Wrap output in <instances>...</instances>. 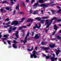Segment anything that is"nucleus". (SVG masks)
I'll return each instance as SVG.
<instances>
[{"label": "nucleus", "instance_id": "f257e3e1", "mask_svg": "<svg viewBox=\"0 0 61 61\" xmlns=\"http://www.w3.org/2000/svg\"><path fill=\"white\" fill-rule=\"evenodd\" d=\"M57 20V18H56L55 17L52 19L51 20H46L45 25H47L46 27V28H48V27L49 26V25L51 24L53 20Z\"/></svg>", "mask_w": 61, "mask_h": 61}, {"label": "nucleus", "instance_id": "f03ea898", "mask_svg": "<svg viewBox=\"0 0 61 61\" xmlns=\"http://www.w3.org/2000/svg\"><path fill=\"white\" fill-rule=\"evenodd\" d=\"M38 55V54L37 52H36L35 51H32V55H31L30 56V57L32 58L33 57V56L34 58H36L37 57V55Z\"/></svg>", "mask_w": 61, "mask_h": 61}, {"label": "nucleus", "instance_id": "7ed1b4c3", "mask_svg": "<svg viewBox=\"0 0 61 61\" xmlns=\"http://www.w3.org/2000/svg\"><path fill=\"white\" fill-rule=\"evenodd\" d=\"M29 32H28L27 34V35L26 36L25 38V40H20V41L21 42V43H24V44H25V43L26 42V41L27 40V37L29 36Z\"/></svg>", "mask_w": 61, "mask_h": 61}, {"label": "nucleus", "instance_id": "20e7f679", "mask_svg": "<svg viewBox=\"0 0 61 61\" xmlns=\"http://www.w3.org/2000/svg\"><path fill=\"white\" fill-rule=\"evenodd\" d=\"M44 2V0H40L38 1V2L36 3L34 5V6L35 8H36L37 5H39V4L38 3H43Z\"/></svg>", "mask_w": 61, "mask_h": 61}, {"label": "nucleus", "instance_id": "39448f33", "mask_svg": "<svg viewBox=\"0 0 61 61\" xmlns=\"http://www.w3.org/2000/svg\"><path fill=\"white\" fill-rule=\"evenodd\" d=\"M18 24V22L16 20H15L11 23V25H17Z\"/></svg>", "mask_w": 61, "mask_h": 61}, {"label": "nucleus", "instance_id": "423d86ee", "mask_svg": "<svg viewBox=\"0 0 61 61\" xmlns=\"http://www.w3.org/2000/svg\"><path fill=\"white\" fill-rule=\"evenodd\" d=\"M38 24L39 25V26L38 27V25H37V24H36L35 25V26H34L33 27V29H35V28H39L40 27H41V24L40 23H38Z\"/></svg>", "mask_w": 61, "mask_h": 61}, {"label": "nucleus", "instance_id": "0eeeda50", "mask_svg": "<svg viewBox=\"0 0 61 61\" xmlns=\"http://www.w3.org/2000/svg\"><path fill=\"white\" fill-rule=\"evenodd\" d=\"M57 58H55V57H51V61H55V60L56 61L57 60Z\"/></svg>", "mask_w": 61, "mask_h": 61}, {"label": "nucleus", "instance_id": "6e6552de", "mask_svg": "<svg viewBox=\"0 0 61 61\" xmlns=\"http://www.w3.org/2000/svg\"><path fill=\"white\" fill-rule=\"evenodd\" d=\"M16 34H13V36L15 35L16 37H18V35L17 34L19 32L18 31H16Z\"/></svg>", "mask_w": 61, "mask_h": 61}, {"label": "nucleus", "instance_id": "1a4fd4ad", "mask_svg": "<svg viewBox=\"0 0 61 61\" xmlns=\"http://www.w3.org/2000/svg\"><path fill=\"white\" fill-rule=\"evenodd\" d=\"M57 49H58V50H57L56 51V55H58V53L60 52V50L59 49H60V48H58Z\"/></svg>", "mask_w": 61, "mask_h": 61}, {"label": "nucleus", "instance_id": "9d476101", "mask_svg": "<svg viewBox=\"0 0 61 61\" xmlns=\"http://www.w3.org/2000/svg\"><path fill=\"white\" fill-rule=\"evenodd\" d=\"M43 56H45V58L46 59H49V58H50V56H46V55L45 54H43Z\"/></svg>", "mask_w": 61, "mask_h": 61}, {"label": "nucleus", "instance_id": "9b49d317", "mask_svg": "<svg viewBox=\"0 0 61 61\" xmlns=\"http://www.w3.org/2000/svg\"><path fill=\"white\" fill-rule=\"evenodd\" d=\"M48 5H46L45 4H43L41 5L40 6H43L44 7H47Z\"/></svg>", "mask_w": 61, "mask_h": 61}, {"label": "nucleus", "instance_id": "f8f14e48", "mask_svg": "<svg viewBox=\"0 0 61 61\" xmlns=\"http://www.w3.org/2000/svg\"><path fill=\"white\" fill-rule=\"evenodd\" d=\"M27 50L28 51L31 52V51H32L33 50V47H32V48L30 49H28Z\"/></svg>", "mask_w": 61, "mask_h": 61}, {"label": "nucleus", "instance_id": "ddd939ff", "mask_svg": "<svg viewBox=\"0 0 61 61\" xmlns=\"http://www.w3.org/2000/svg\"><path fill=\"white\" fill-rule=\"evenodd\" d=\"M49 46L51 48H53V47H54L55 46V45L54 44H52V45H49Z\"/></svg>", "mask_w": 61, "mask_h": 61}, {"label": "nucleus", "instance_id": "4468645a", "mask_svg": "<svg viewBox=\"0 0 61 61\" xmlns=\"http://www.w3.org/2000/svg\"><path fill=\"white\" fill-rule=\"evenodd\" d=\"M10 23H11L10 22H8L7 23H3V24L4 25H9V24H10Z\"/></svg>", "mask_w": 61, "mask_h": 61}, {"label": "nucleus", "instance_id": "2eb2a0df", "mask_svg": "<svg viewBox=\"0 0 61 61\" xmlns=\"http://www.w3.org/2000/svg\"><path fill=\"white\" fill-rule=\"evenodd\" d=\"M26 26H22V27H20L19 28V30H21L22 29V28H26Z\"/></svg>", "mask_w": 61, "mask_h": 61}, {"label": "nucleus", "instance_id": "dca6fc26", "mask_svg": "<svg viewBox=\"0 0 61 61\" xmlns=\"http://www.w3.org/2000/svg\"><path fill=\"white\" fill-rule=\"evenodd\" d=\"M34 20L32 19H28V20H27V22H30V21H31V22H32Z\"/></svg>", "mask_w": 61, "mask_h": 61}, {"label": "nucleus", "instance_id": "f3484780", "mask_svg": "<svg viewBox=\"0 0 61 61\" xmlns=\"http://www.w3.org/2000/svg\"><path fill=\"white\" fill-rule=\"evenodd\" d=\"M35 19L36 20H37L38 21H41V18H35Z\"/></svg>", "mask_w": 61, "mask_h": 61}, {"label": "nucleus", "instance_id": "a211bd4d", "mask_svg": "<svg viewBox=\"0 0 61 61\" xmlns=\"http://www.w3.org/2000/svg\"><path fill=\"white\" fill-rule=\"evenodd\" d=\"M57 26H56V25H54V28L55 30H57Z\"/></svg>", "mask_w": 61, "mask_h": 61}, {"label": "nucleus", "instance_id": "6ab92c4d", "mask_svg": "<svg viewBox=\"0 0 61 61\" xmlns=\"http://www.w3.org/2000/svg\"><path fill=\"white\" fill-rule=\"evenodd\" d=\"M34 37L35 38H39V37L38 36V35L37 34L35 35Z\"/></svg>", "mask_w": 61, "mask_h": 61}, {"label": "nucleus", "instance_id": "aec40b11", "mask_svg": "<svg viewBox=\"0 0 61 61\" xmlns=\"http://www.w3.org/2000/svg\"><path fill=\"white\" fill-rule=\"evenodd\" d=\"M13 27H11L10 28V30H9V33H10L11 32V29H12V28Z\"/></svg>", "mask_w": 61, "mask_h": 61}, {"label": "nucleus", "instance_id": "412c9836", "mask_svg": "<svg viewBox=\"0 0 61 61\" xmlns=\"http://www.w3.org/2000/svg\"><path fill=\"white\" fill-rule=\"evenodd\" d=\"M13 46L14 48H17V46L15 45L14 44H13Z\"/></svg>", "mask_w": 61, "mask_h": 61}, {"label": "nucleus", "instance_id": "4be33fe9", "mask_svg": "<svg viewBox=\"0 0 61 61\" xmlns=\"http://www.w3.org/2000/svg\"><path fill=\"white\" fill-rule=\"evenodd\" d=\"M19 4H18V6H17L16 7V9L19 10Z\"/></svg>", "mask_w": 61, "mask_h": 61}, {"label": "nucleus", "instance_id": "5701e85b", "mask_svg": "<svg viewBox=\"0 0 61 61\" xmlns=\"http://www.w3.org/2000/svg\"><path fill=\"white\" fill-rule=\"evenodd\" d=\"M56 37L57 38H58V39H61V38H60V37L59 36H56Z\"/></svg>", "mask_w": 61, "mask_h": 61}, {"label": "nucleus", "instance_id": "b1692460", "mask_svg": "<svg viewBox=\"0 0 61 61\" xmlns=\"http://www.w3.org/2000/svg\"><path fill=\"white\" fill-rule=\"evenodd\" d=\"M25 18H23L21 19V21H19L20 23H21V22H23V20H25Z\"/></svg>", "mask_w": 61, "mask_h": 61}, {"label": "nucleus", "instance_id": "393cba45", "mask_svg": "<svg viewBox=\"0 0 61 61\" xmlns=\"http://www.w3.org/2000/svg\"><path fill=\"white\" fill-rule=\"evenodd\" d=\"M7 26H4V27L5 28H7V27H9L10 25H7Z\"/></svg>", "mask_w": 61, "mask_h": 61}, {"label": "nucleus", "instance_id": "a878e982", "mask_svg": "<svg viewBox=\"0 0 61 61\" xmlns=\"http://www.w3.org/2000/svg\"><path fill=\"white\" fill-rule=\"evenodd\" d=\"M48 17H44L42 18V19H47V18H48Z\"/></svg>", "mask_w": 61, "mask_h": 61}, {"label": "nucleus", "instance_id": "bb28decb", "mask_svg": "<svg viewBox=\"0 0 61 61\" xmlns=\"http://www.w3.org/2000/svg\"><path fill=\"white\" fill-rule=\"evenodd\" d=\"M36 13H37V12L36 11H33V15H35L36 14Z\"/></svg>", "mask_w": 61, "mask_h": 61}, {"label": "nucleus", "instance_id": "cd10ccee", "mask_svg": "<svg viewBox=\"0 0 61 61\" xmlns=\"http://www.w3.org/2000/svg\"><path fill=\"white\" fill-rule=\"evenodd\" d=\"M9 35H4V37H6V38H7V36H8Z\"/></svg>", "mask_w": 61, "mask_h": 61}, {"label": "nucleus", "instance_id": "c85d7f7f", "mask_svg": "<svg viewBox=\"0 0 61 61\" xmlns=\"http://www.w3.org/2000/svg\"><path fill=\"white\" fill-rule=\"evenodd\" d=\"M45 20H42L41 21V23H42V24H43L45 22Z\"/></svg>", "mask_w": 61, "mask_h": 61}, {"label": "nucleus", "instance_id": "c756f323", "mask_svg": "<svg viewBox=\"0 0 61 61\" xmlns=\"http://www.w3.org/2000/svg\"><path fill=\"white\" fill-rule=\"evenodd\" d=\"M2 39L3 40V41H4V40H7V39L6 38H3Z\"/></svg>", "mask_w": 61, "mask_h": 61}, {"label": "nucleus", "instance_id": "7c9ffc66", "mask_svg": "<svg viewBox=\"0 0 61 61\" xmlns=\"http://www.w3.org/2000/svg\"><path fill=\"white\" fill-rule=\"evenodd\" d=\"M51 11L53 14H55V11H54V10H51Z\"/></svg>", "mask_w": 61, "mask_h": 61}, {"label": "nucleus", "instance_id": "2f4dec72", "mask_svg": "<svg viewBox=\"0 0 61 61\" xmlns=\"http://www.w3.org/2000/svg\"><path fill=\"white\" fill-rule=\"evenodd\" d=\"M13 0H10V2L11 5H13V4L14 2H13Z\"/></svg>", "mask_w": 61, "mask_h": 61}, {"label": "nucleus", "instance_id": "473e14b6", "mask_svg": "<svg viewBox=\"0 0 61 61\" xmlns=\"http://www.w3.org/2000/svg\"><path fill=\"white\" fill-rule=\"evenodd\" d=\"M32 9H31L30 10V14H31L33 13V11H32Z\"/></svg>", "mask_w": 61, "mask_h": 61}, {"label": "nucleus", "instance_id": "72a5a7b5", "mask_svg": "<svg viewBox=\"0 0 61 61\" xmlns=\"http://www.w3.org/2000/svg\"><path fill=\"white\" fill-rule=\"evenodd\" d=\"M61 11V9H60L59 10H58L57 11V12H58V13H60V12Z\"/></svg>", "mask_w": 61, "mask_h": 61}, {"label": "nucleus", "instance_id": "f704fd0d", "mask_svg": "<svg viewBox=\"0 0 61 61\" xmlns=\"http://www.w3.org/2000/svg\"><path fill=\"white\" fill-rule=\"evenodd\" d=\"M35 2V0H32L31 1V3L33 4Z\"/></svg>", "mask_w": 61, "mask_h": 61}, {"label": "nucleus", "instance_id": "c9c22d12", "mask_svg": "<svg viewBox=\"0 0 61 61\" xmlns=\"http://www.w3.org/2000/svg\"><path fill=\"white\" fill-rule=\"evenodd\" d=\"M52 40H56V41H57L58 40H56V39H52Z\"/></svg>", "mask_w": 61, "mask_h": 61}, {"label": "nucleus", "instance_id": "e433bc0d", "mask_svg": "<svg viewBox=\"0 0 61 61\" xmlns=\"http://www.w3.org/2000/svg\"><path fill=\"white\" fill-rule=\"evenodd\" d=\"M22 5L24 6H25V5L24 3L22 2Z\"/></svg>", "mask_w": 61, "mask_h": 61}, {"label": "nucleus", "instance_id": "4c0bfd02", "mask_svg": "<svg viewBox=\"0 0 61 61\" xmlns=\"http://www.w3.org/2000/svg\"><path fill=\"white\" fill-rule=\"evenodd\" d=\"M49 49V47H48L47 48H44V49L45 50H47V49Z\"/></svg>", "mask_w": 61, "mask_h": 61}, {"label": "nucleus", "instance_id": "58836bf2", "mask_svg": "<svg viewBox=\"0 0 61 61\" xmlns=\"http://www.w3.org/2000/svg\"><path fill=\"white\" fill-rule=\"evenodd\" d=\"M60 21H61V19H59L58 20H57V21H56V22H60Z\"/></svg>", "mask_w": 61, "mask_h": 61}, {"label": "nucleus", "instance_id": "ea45409f", "mask_svg": "<svg viewBox=\"0 0 61 61\" xmlns=\"http://www.w3.org/2000/svg\"><path fill=\"white\" fill-rule=\"evenodd\" d=\"M8 43L9 44H11V43L10 42V41H7Z\"/></svg>", "mask_w": 61, "mask_h": 61}, {"label": "nucleus", "instance_id": "a19ab883", "mask_svg": "<svg viewBox=\"0 0 61 61\" xmlns=\"http://www.w3.org/2000/svg\"><path fill=\"white\" fill-rule=\"evenodd\" d=\"M9 20V19L8 18L6 19L5 20V21H8Z\"/></svg>", "mask_w": 61, "mask_h": 61}, {"label": "nucleus", "instance_id": "79ce46f5", "mask_svg": "<svg viewBox=\"0 0 61 61\" xmlns=\"http://www.w3.org/2000/svg\"><path fill=\"white\" fill-rule=\"evenodd\" d=\"M6 10H9V8H8V7H7L6 8Z\"/></svg>", "mask_w": 61, "mask_h": 61}, {"label": "nucleus", "instance_id": "37998d69", "mask_svg": "<svg viewBox=\"0 0 61 61\" xmlns=\"http://www.w3.org/2000/svg\"><path fill=\"white\" fill-rule=\"evenodd\" d=\"M13 43L14 44H15V43H17V42H16V41H14Z\"/></svg>", "mask_w": 61, "mask_h": 61}, {"label": "nucleus", "instance_id": "c03bdc74", "mask_svg": "<svg viewBox=\"0 0 61 61\" xmlns=\"http://www.w3.org/2000/svg\"><path fill=\"white\" fill-rule=\"evenodd\" d=\"M16 27H14V28H13L12 30H15L16 29Z\"/></svg>", "mask_w": 61, "mask_h": 61}, {"label": "nucleus", "instance_id": "a18cd8bd", "mask_svg": "<svg viewBox=\"0 0 61 61\" xmlns=\"http://www.w3.org/2000/svg\"><path fill=\"white\" fill-rule=\"evenodd\" d=\"M56 31H54L53 33L52 34V35H54L55 34Z\"/></svg>", "mask_w": 61, "mask_h": 61}, {"label": "nucleus", "instance_id": "49530a36", "mask_svg": "<svg viewBox=\"0 0 61 61\" xmlns=\"http://www.w3.org/2000/svg\"><path fill=\"white\" fill-rule=\"evenodd\" d=\"M54 3V2H53V1H52V2H51L50 3V5H51V4H52V3Z\"/></svg>", "mask_w": 61, "mask_h": 61}, {"label": "nucleus", "instance_id": "de8ad7c7", "mask_svg": "<svg viewBox=\"0 0 61 61\" xmlns=\"http://www.w3.org/2000/svg\"><path fill=\"white\" fill-rule=\"evenodd\" d=\"M1 33H2L1 32L0 33V38H1V37H2V35H1Z\"/></svg>", "mask_w": 61, "mask_h": 61}, {"label": "nucleus", "instance_id": "09e8293b", "mask_svg": "<svg viewBox=\"0 0 61 61\" xmlns=\"http://www.w3.org/2000/svg\"><path fill=\"white\" fill-rule=\"evenodd\" d=\"M7 1H3L2 3V4H4V3H7Z\"/></svg>", "mask_w": 61, "mask_h": 61}, {"label": "nucleus", "instance_id": "8fccbe9b", "mask_svg": "<svg viewBox=\"0 0 61 61\" xmlns=\"http://www.w3.org/2000/svg\"><path fill=\"white\" fill-rule=\"evenodd\" d=\"M48 31V29H46L45 30L46 32H47Z\"/></svg>", "mask_w": 61, "mask_h": 61}, {"label": "nucleus", "instance_id": "3c124183", "mask_svg": "<svg viewBox=\"0 0 61 61\" xmlns=\"http://www.w3.org/2000/svg\"><path fill=\"white\" fill-rule=\"evenodd\" d=\"M24 14V13L21 12H20V14Z\"/></svg>", "mask_w": 61, "mask_h": 61}, {"label": "nucleus", "instance_id": "603ef678", "mask_svg": "<svg viewBox=\"0 0 61 61\" xmlns=\"http://www.w3.org/2000/svg\"><path fill=\"white\" fill-rule=\"evenodd\" d=\"M51 6H54V5H55V4H53L51 5Z\"/></svg>", "mask_w": 61, "mask_h": 61}, {"label": "nucleus", "instance_id": "864d4df0", "mask_svg": "<svg viewBox=\"0 0 61 61\" xmlns=\"http://www.w3.org/2000/svg\"><path fill=\"white\" fill-rule=\"evenodd\" d=\"M41 44L42 45H43L44 44V42H42L41 43Z\"/></svg>", "mask_w": 61, "mask_h": 61}, {"label": "nucleus", "instance_id": "5fc2aeb1", "mask_svg": "<svg viewBox=\"0 0 61 61\" xmlns=\"http://www.w3.org/2000/svg\"><path fill=\"white\" fill-rule=\"evenodd\" d=\"M3 10H4L3 9H0V11H1L2 12V11Z\"/></svg>", "mask_w": 61, "mask_h": 61}, {"label": "nucleus", "instance_id": "6e6d98bb", "mask_svg": "<svg viewBox=\"0 0 61 61\" xmlns=\"http://www.w3.org/2000/svg\"><path fill=\"white\" fill-rule=\"evenodd\" d=\"M52 56H53V57H55V54H54V53H53V54H52Z\"/></svg>", "mask_w": 61, "mask_h": 61}, {"label": "nucleus", "instance_id": "4d7b16f0", "mask_svg": "<svg viewBox=\"0 0 61 61\" xmlns=\"http://www.w3.org/2000/svg\"><path fill=\"white\" fill-rule=\"evenodd\" d=\"M26 2L27 3V2H29V0H26Z\"/></svg>", "mask_w": 61, "mask_h": 61}, {"label": "nucleus", "instance_id": "13d9d810", "mask_svg": "<svg viewBox=\"0 0 61 61\" xmlns=\"http://www.w3.org/2000/svg\"><path fill=\"white\" fill-rule=\"evenodd\" d=\"M31 25V24H29V25H27V26H30Z\"/></svg>", "mask_w": 61, "mask_h": 61}, {"label": "nucleus", "instance_id": "bf43d9fd", "mask_svg": "<svg viewBox=\"0 0 61 61\" xmlns=\"http://www.w3.org/2000/svg\"><path fill=\"white\" fill-rule=\"evenodd\" d=\"M15 10H14L13 12V14H15Z\"/></svg>", "mask_w": 61, "mask_h": 61}, {"label": "nucleus", "instance_id": "052dcab7", "mask_svg": "<svg viewBox=\"0 0 61 61\" xmlns=\"http://www.w3.org/2000/svg\"><path fill=\"white\" fill-rule=\"evenodd\" d=\"M3 42H4V44H5V45L6 44V43H5V41H3Z\"/></svg>", "mask_w": 61, "mask_h": 61}, {"label": "nucleus", "instance_id": "680f3d73", "mask_svg": "<svg viewBox=\"0 0 61 61\" xmlns=\"http://www.w3.org/2000/svg\"><path fill=\"white\" fill-rule=\"evenodd\" d=\"M25 36V34H24L22 35V37H24Z\"/></svg>", "mask_w": 61, "mask_h": 61}, {"label": "nucleus", "instance_id": "e2e57ef3", "mask_svg": "<svg viewBox=\"0 0 61 61\" xmlns=\"http://www.w3.org/2000/svg\"><path fill=\"white\" fill-rule=\"evenodd\" d=\"M57 8H58V9H59L60 8V7L59 6H57Z\"/></svg>", "mask_w": 61, "mask_h": 61}, {"label": "nucleus", "instance_id": "0e129e2a", "mask_svg": "<svg viewBox=\"0 0 61 61\" xmlns=\"http://www.w3.org/2000/svg\"><path fill=\"white\" fill-rule=\"evenodd\" d=\"M43 10H42L41 11V13L42 14H43Z\"/></svg>", "mask_w": 61, "mask_h": 61}, {"label": "nucleus", "instance_id": "69168bd1", "mask_svg": "<svg viewBox=\"0 0 61 61\" xmlns=\"http://www.w3.org/2000/svg\"><path fill=\"white\" fill-rule=\"evenodd\" d=\"M37 47H36L35 48V50H37Z\"/></svg>", "mask_w": 61, "mask_h": 61}, {"label": "nucleus", "instance_id": "338daca9", "mask_svg": "<svg viewBox=\"0 0 61 61\" xmlns=\"http://www.w3.org/2000/svg\"><path fill=\"white\" fill-rule=\"evenodd\" d=\"M34 32H33L32 33V36H33V35H34Z\"/></svg>", "mask_w": 61, "mask_h": 61}, {"label": "nucleus", "instance_id": "774afa93", "mask_svg": "<svg viewBox=\"0 0 61 61\" xmlns=\"http://www.w3.org/2000/svg\"><path fill=\"white\" fill-rule=\"evenodd\" d=\"M24 30H22V31L23 32H24Z\"/></svg>", "mask_w": 61, "mask_h": 61}]
</instances>
